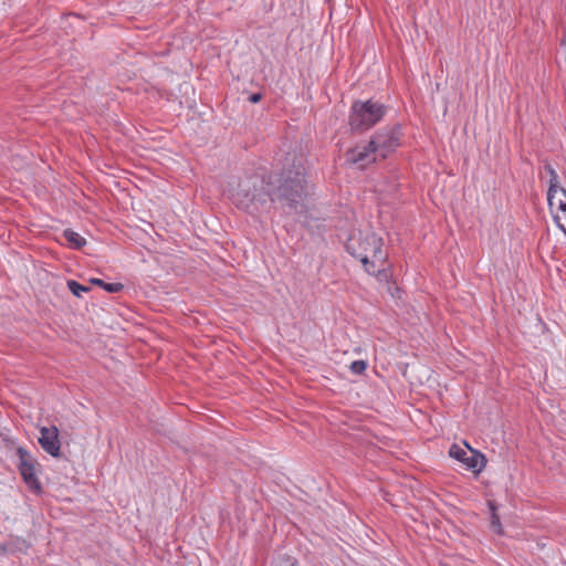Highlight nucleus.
<instances>
[{"label": "nucleus", "instance_id": "obj_21", "mask_svg": "<svg viewBox=\"0 0 566 566\" xmlns=\"http://www.w3.org/2000/svg\"><path fill=\"white\" fill-rule=\"evenodd\" d=\"M0 554H10V548L6 543H0Z\"/></svg>", "mask_w": 566, "mask_h": 566}, {"label": "nucleus", "instance_id": "obj_19", "mask_svg": "<svg viewBox=\"0 0 566 566\" xmlns=\"http://www.w3.org/2000/svg\"><path fill=\"white\" fill-rule=\"evenodd\" d=\"M360 251L358 253H369L370 254V247L364 244V240L359 243Z\"/></svg>", "mask_w": 566, "mask_h": 566}, {"label": "nucleus", "instance_id": "obj_20", "mask_svg": "<svg viewBox=\"0 0 566 566\" xmlns=\"http://www.w3.org/2000/svg\"><path fill=\"white\" fill-rule=\"evenodd\" d=\"M91 284L93 285H97V286H101L103 289L104 286V281L101 280V279H96V277H93L90 280Z\"/></svg>", "mask_w": 566, "mask_h": 566}, {"label": "nucleus", "instance_id": "obj_13", "mask_svg": "<svg viewBox=\"0 0 566 566\" xmlns=\"http://www.w3.org/2000/svg\"><path fill=\"white\" fill-rule=\"evenodd\" d=\"M66 284L71 293L77 297H81L82 293H87L91 291L90 286L82 285L74 280H69Z\"/></svg>", "mask_w": 566, "mask_h": 566}, {"label": "nucleus", "instance_id": "obj_5", "mask_svg": "<svg viewBox=\"0 0 566 566\" xmlns=\"http://www.w3.org/2000/svg\"><path fill=\"white\" fill-rule=\"evenodd\" d=\"M15 453L19 458L18 469L30 490L40 492L41 483L36 476L38 462L33 455L23 447H18Z\"/></svg>", "mask_w": 566, "mask_h": 566}, {"label": "nucleus", "instance_id": "obj_17", "mask_svg": "<svg viewBox=\"0 0 566 566\" xmlns=\"http://www.w3.org/2000/svg\"><path fill=\"white\" fill-rule=\"evenodd\" d=\"M103 289L108 293H118L124 289L122 283H106L104 282Z\"/></svg>", "mask_w": 566, "mask_h": 566}, {"label": "nucleus", "instance_id": "obj_14", "mask_svg": "<svg viewBox=\"0 0 566 566\" xmlns=\"http://www.w3.org/2000/svg\"><path fill=\"white\" fill-rule=\"evenodd\" d=\"M272 566H297V562L289 555H283L275 559L272 563Z\"/></svg>", "mask_w": 566, "mask_h": 566}, {"label": "nucleus", "instance_id": "obj_6", "mask_svg": "<svg viewBox=\"0 0 566 566\" xmlns=\"http://www.w3.org/2000/svg\"><path fill=\"white\" fill-rule=\"evenodd\" d=\"M465 446L469 448L471 454L457 444H452L449 450V455L451 458L457 459L462 462L467 469L472 470L474 473L479 474L486 465V459L484 454L479 451L471 449L467 443Z\"/></svg>", "mask_w": 566, "mask_h": 566}, {"label": "nucleus", "instance_id": "obj_15", "mask_svg": "<svg viewBox=\"0 0 566 566\" xmlns=\"http://www.w3.org/2000/svg\"><path fill=\"white\" fill-rule=\"evenodd\" d=\"M544 167H545V170L549 175V187H557V185H559V184H558V175H557L556 170L548 163H545Z\"/></svg>", "mask_w": 566, "mask_h": 566}, {"label": "nucleus", "instance_id": "obj_11", "mask_svg": "<svg viewBox=\"0 0 566 566\" xmlns=\"http://www.w3.org/2000/svg\"><path fill=\"white\" fill-rule=\"evenodd\" d=\"M7 546L10 548V554L23 553L29 548V544L25 539L19 537H11L7 541Z\"/></svg>", "mask_w": 566, "mask_h": 566}, {"label": "nucleus", "instance_id": "obj_1", "mask_svg": "<svg viewBox=\"0 0 566 566\" xmlns=\"http://www.w3.org/2000/svg\"><path fill=\"white\" fill-rule=\"evenodd\" d=\"M277 185L272 176H250L238 184L232 192L233 203L250 214L270 212L273 203H279L285 213L302 212L305 198V167L302 157L286 158Z\"/></svg>", "mask_w": 566, "mask_h": 566}, {"label": "nucleus", "instance_id": "obj_9", "mask_svg": "<svg viewBox=\"0 0 566 566\" xmlns=\"http://www.w3.org/2000/svg\"><path fill=\"white\" fill-rule=\"evenodd\" d=\"M547 201L551 210L566 211V189L559 185L548 187Z\"/></svg>", "mask_w": 566, "mask_h": 566}, {"label": "nucleus", "instance_id": "obj_3", "mask_svg": "<svg viewBox=\"0 0 566 566\" xmlns=\"http://www.w3.org/2000/svg\"><path fill=\"white\" fill-rule=\"evenodd\" d=\"M364 244L370 247V254L354 253V255L359 259L368 274H379L384 271V264L387 258V254L382 250L381 239L374 233L367 234L364 238Z\"/></svg>", "mask_w": 566, "mask_h": 566}, {"label": "nucleus", "instance_id": "obj_12", "mask_svg": "<svg viewBox=\"0 0 566 566\" xmlns=\"http://www.w3.org/2000/svg\"><path fill=\"white\" fill-rule=\"evenodd\" d=\"M489 509L491 512V520H490V526L491 530L496 534H502V525L500 522V516L496 513V505L493 501H489Z\"/></svg>", "mask_w": 566, "mask_h": 566}, {"label": "nucleus", "instance_id": "obj_7", "mask_svg": "<svg viewBox=\"0 0 566 566\" xmlns=\"http://www.w3.org/2000/svg\"><path fill=\"white\" fill-rule=\"evenodd\" d=\"M377 153L375 148L370 146V142L364 146H356L346 151L345 158L347 163L358 165L360 168H365L373 164L377 159Z\"/></svg>", "mask_w": 566, "mask_h": 566}, {"label": "nucleus", "instance_id": "obj_2", "mask_svg": "<svg viewBox=\"0 0 566 566\" xmlns=\"http://www.w3.org/2000/svg\"><path fill=\"white\" fill-rule=\"evenodd\" d=\"M387 113V106L379 102L356 101L349 113V126L353 132L363 133L379 123Z\"/></svg>", "mask_w": 566, "mask_h": 566}, {"label": "nucleus", "instance_id": "obj_18", "mask_svg": "<svg viewBox=\"0 0 566 566\" xmlns=\"http://www.w3.org/2000/svg\"><path fill=\"white\" fill-rule=\"evenodd\" d=\"M261 98H262V95L260 93H254L249 96V102L255 104V103L260 102Z\"/></svg>", "mask_w": 566, "mask_h": 566}, {"label": "nucleus", "instance_id": "obj_4", "mask_svg": "<svg viewBox=\"0 0 566 566\" xmlns=\"http://www.w3.org/2000/svg\"><path fill=\"white\" fill-rule=\"evenodd\" d=\"M401 138V127L396 124L392 126H386L378 130L370 138V146L375 148V151L382 159L388 156V154L395 151L400 145Z\"/></svg>", "mask_w": 566, "mask_h": 566}, {"label": "nucleus", "instance_id": "obj_8", "mask_svg": "<svg viewBox=\"0 0 566 566\" xmlns=\"http://www.w3.org/2000/svg\"><path fill=\"white\" fill-rule=\"evenodd\" d=\"M38 439L41 448L51 457H61V442L59 439V429L55 426L42 427Z\"/></svg>", "mask_w": 566, "mask_h": 566}, {"label": "nucleus", "instance_id": "obj_10", "mask_svg": "<svg viewBox=\"0 0 566 566\" xmlns=\"http://www.w3.org/2000/svg\"><path fill=\"white\" fill-rule=\"evenodd\" d=\"M63 237L71 248L81 249L86 244V240L72 229L64 230Z\"/></svg>", "mask_w": 566, "mask_h": 566}, {"label": "nucleus", "instance_id": "obj_16", "mask_svg": "<svg viewBox=\"0 0 566 566\" xmlns=\"http://www.w3.org/2000/svg\"><path fill=\"white\" fill-rule=\"evenodd\" d=\"M349 368L352 373L361 375L367 368V363L365 360H355L350 364Z\"/></svg>", "mask_w": 566, "mask_h": 566}]
</instances>
